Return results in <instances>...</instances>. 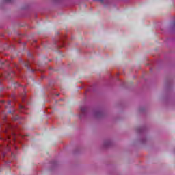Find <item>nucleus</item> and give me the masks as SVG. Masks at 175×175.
Returning <instances> with one entry per match:
<instances>
[{
    "mask_svg": "<svg viewBox=\"0 0 175 175\" xmlns=\"http://www.w3.org/2000/svg\"><path fill=\"white\" fill-rule=\"evenodd\" d=\"M85 111H86L85 107H81V113L82 114H85Z\"/></svg>",
    "mask_w": 175,
    "mask_h": 175,
    "instance_id": "nucleus-1",
    "label": "nucleus"
},
{
    "mask_svg": "<svg viewBox=\"0 0 175 175\" xmlns=\"http://www.w3.org/2000/svg\"><path fill=\"white\" fill-rule=\"evenodd\" d=\"M105 1L106 0H97V1L100 2V3H105Z\"/></svg>",
    "mask_w": 175,
    "mask_h": 175,
    "instance_id": "nucleus-2",
    "label": "nucleus"
},
{
    "mask_svg": "<svg viewBox=\"0 0 175 175\" xmlns=\"http://www.w3.org/2000/svg\"><path fill=\"white\" fill-rule=\"evenodd\" d=\"M25 66H26L27 68H28V64H25Z\"/></svg>",
    "mask_w": 175,
    "mask_h": 175,
    "instance_id": "nucleus-3",
    "label": "nucleus"
},
{
    "mask_svg": "<svg viewBox=\"0 0 175 175\" xmlns=\"http://www.w3.org/2000/svg\"><path fill=\"white\" fill-rule=\"evenodd\" d=\"M21 109H24V107L23 106H21Z\"/></svg>",
    "mask_w": 175,
    "mask_h": 175,
    "instance_id": "nucleus-4",
    "label": "nucleus"
},
{
    "mask_svg": "<svg viewBox=\"0 0 175 175\" xmlns=\"http://www.w3.org/2000/svg\"><path fill=\"white\" fill-rule=\"evenodd\" d=\"M8 113H12V111H8Z\"/></svg>",
    "mask_w": 175,
    "mask_h": 175,
    "instance_id": "nucleus-5",
    "label": "nucleus"
},
{
    "mask_svg": "<svg viewBox=\"0 0 175 175\" xmlns=\"http://www.w3.org/2000/svg\"><path fill=\"white\" fill-rule=\"evenodd\" d=\"M9 105H10V101L8 103Z\"/></svg>",
    "mask_w": 175,
    "mask_h": 175,
    "instance_id": "nucleus-6",
    "label": "nucleus"
},
{
    "mask_svg": "<svg viewBox=\"0 0 175 175\" xmlns=\"http://www.w3.org/2000/svg\"><path fill=\"white\" fill-rule=\"evenodd\" d=\"M10 1V0H8V2Z\"/></svg>",
    "mask_w": 175,
    "mask_h": 175,
    "instance_id": "nucleus-7",
    "label": "nucleus"
}]
</instances>
